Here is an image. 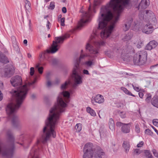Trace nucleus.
Segmentation results:
<instances>
[{
	"label": "nucleus",
	"mask_w": 158,
	"mask_h": 158,
	"mask_svg": "<svg viewBox=\"0 0 158 158\" xmlns=\"http://www.w3.org/2000/svg\"><path fill=\"white\" fill-rule=\"evenodd\" d=\"M130 0H110L107 5L102 6L98 20V29H102L101 37L106 39L110 36L115 24L119 19L125 7L129 4Z\"/></svg>",
	"instance_id": "1"
},
{
	"label": "nucleus",
	"mask_w": 158,
	"mask_h": 158,
	"mask_svg": "<svg viewBox=\"0 0 158 158\" xmlns=\"http://www.w3.org/2000/svg\"><path fill=\"white\" fill-rule=\"evenodd\" d=\"M59 60L58 59L53 58L51 60V62L53 65H56L58 64L59 62Z\"/></svg>",
	"instance_id": "35"
},
{
	"label": "nucleus",
	"mask_w": 158,
	"mask_h": 158,
	"mask_svg": "<svg viewBox=\"0 0 158 158\" xmlns=\"http://www.w3.org/2000/svg\"><path fill=\"white\" fill-rule=\"evenodd\" d=\"M60 23H61V25L62 26H64L65 25L64 24V22H65V18H64L63 17L62 18L60 19Z\"/></svg>",
	"instance_id": "43"
},
{
	"label": "nucleus",
	"mask_w": 158,
	"mask_h": 158,
	"mask_svg": "<svg viewBox=\"0 0 158 158\" xmlns=\"http://www.w3.org/2000/svg\"><path fill=\"white\" fill-rule=\"evenodd\" d=\"M35 148H33L31 151L28 158H37V157L35 156Z\"/></svg>",
	"instance_id": "25"
},
{
	"label": "nucleus",
	"mask_w": 158,
	"mask_h": 158,
	"mask_svg": "<svg viewBox=\"0 0 158 158\" xmlns=\"http://www.w3.org/2000/svg\"><path fill=\"white\" fill-rule=\"evenodd\" d=\"M109 125L110 129L113 131L114 129L115 124L112 118H110L109 121Z\"/></svg>",
	"instance_id": "24"
},
{
	"label": "nucleus",
	"mask_w": 158,
	"mask_h": 158,
	"mask_svg": "<svg viewBox=\"0 0 158 158\" xmlns=\"http://www.w3.org/2000/svg\"><path fill=\"white\" fill-rule=\"evenodd\" d=\"M28 89L26 85L20 86L16 90H12L14 103H10L7 106L6 111L9 119H11L12 123L15 127L18 128L21 126V123L18 117L15 114L25 98Z\"/></svg>",
	"instance_id": "3"
},
{
	"label": "nucleus",
	"mask_w": 158,
	"mask_h": 158,
	"mask_svg": "<svg viewBox=\"0 0 158 158\" xmlns=\"http://www.w3.org/2000/svg\"><path fill=\"white\" fill-rule=\"evenodd\" d=\"M145 156L148 158H152V156L150 151L148 150H145L144 151Z\"/></svg>",
	"instance_id": "31"
},
{
	"label": "nucleus",
	"mask_w": 158,
	"mask_h": 158,
	"mask_svg": "<svg viewBox=\"0 0 158 158\" xmlns=\"http://www.w3.org/2000/svg\"><path fill=\"white\" fill-rule=\"evenodd\" d=\"M131 125V123H129L127 124H124L121 127V131L123 133H129L130 131V128L129 125Z\"/></svg>",
	"instance_id": "15"
},
{
	"label": "nucleus",
	"mask_w": 158,
	"mask_h": 158,
	"mask_svg": "<svg viewBox=\"0 0 158 158\" xmlns=\"http://www.w3.org/2000/svg\"><path fill=\"white\" fill-rule=\"evenodd\" d=\"M22 80L21 76L16 75L13 77L10 82L12 85L14 87L19 86L22 85Z\"/></svg>",
	"instance_id": "11"
},
{
	"label": "nucleus",
	"mask_w": 158,
	"mask_h": 158,
	"mask_svg": "<svg viewBox=\"0 0 158 158\" xmlns=\"http://www.w3.org/2000/svg\"><path fill=\"white\" fill-rule=\"evenodd\" d=\"M91 7L90 6L89 7L88 11V12H84L82 14L81 19L78 22L77 29H80L84 25L89 22L90 20V17L91 15L90 12Z\"/></svg>",
	"instance_id": "9"
},
{
	"label": "nucleus",
	"mask_w": 158,
	"mask_h": 158,
	"mask_svg": "<svg viewBox=\"0 0 158 158\" xmlns=\"http://www.w3.org/2000/svg\"><path fill=\"white\" fill-rule=\"evenodd\" d=\"M105 155V152L103 151L100 148L98 150H96L95 154H94V157L96 158H102Z\"/></svg>",
	"instance_id": "16"
},
{
	"label": "nucleus",
	"mask_w": 158,
	"mask_h": 158,
	"mask_svg": "<svg viewBox=\"0 0 158 158\" xmlns=\"http://www.w3.org/2000/svg\"><path fill=\"white\" fill-rule=\"evenodd\" d=\"M85 50L88 54H81L78 60H77L73 71V77L75 82L73 87L75 88L77 84H80L82 83V77L80 76L78 72L79 69V64L81 60L85 57H89V60L85 62V65L88 67H91L94 65L95 59L99 54V49L94 48L90 44L87 43L86 45Z\"/></svg>",
	"instance_id": "4"
},
{
	"label": "nucleus",
	"mask_w": 158,
	"mask_h": 158,
	"mask_svg": "<svg viewBox=\"0 0 158 158\" xmlns=\"http://www.w3.org/2000/svg\"><path fill=\"white\" fill-rule=\"evenodd\" d=\"M153 48L151 45V44L150 42L147 44L145 48L146 49L149 50H150Z\"/></svg>",
	"instance_id": "38"
},
{
	"label": "nucleus",
	"mask_w": 158,
	"mask_h": 158,
	"mask_svg": "<svg viewBox=\"0 0 158 158\" xmlns=\"http://www.w3.org/2000/svg\"><path fill=\"white\" fill-rule=\"evenodd\" d=\"M100 3V1L99 0H94V6H96Z\"/></svg>",
	"instance_id": "44"
},
{
	"label": "nucleus",
	"mask_w": 158,
	"mask_h": 158,
	"mask_svg": "<svg viewBox=\"0 0 158 158\" xmlns=\"http://www.w3.org/2000/svg\"><path fill=\"white\" fill-rule=\"evenodd\" d=\"M55 7V3L54 2H51L50 3L49 7H48L49 9L53 10Z\"/></svg>",
	"instance_id": "36"
},
{
	"label": "nucleus",
	"mask_w": 158,
	"mask_h": 158,
	"mask_svg": "<svg viewBox=\"0 0 158 158\" xmlns=\"http://www.w3.org/2000/svg\"><path fill=\"white\" fill-rule=\"evenodd\" d=\"M36 79L35 78L33 81L31 82H28V85L29 86L32 85L36 82Z\"/></svg>",
	"instance_id": "50"
},
{
	"label": "nucleus",
	"mask_w": 158,
	"mask_h": 158,
	"mask_svg": "<svg viewBox=\"0 0 158 158\" xmlns=\"http://www.w3.org/2000/svg\"><path fill=\"white\" fill-rule=\"evenodd\" d=\"M132 86L135 90L138 92L139 91V87L135 86L133 84H132Z\"/></svg>",
	"instance_id": "49"
},
{
	"label": "nucleus",
	"mask_w": 158,
	"mask_h": 158,
	"mask_svg": "<svg viewBox=\"0 0 158 158\" xmlns=\"http://www.w3.org/2000/svg\"><path fill=\"white\" fill-rule=\"evenodd\" d=\"M145 17H146L147 20L149 21L152 23V24L155 25L157 23V20L154 14L151 11L147 10L146 12Z\"/></svg>",
	"instance_id": "12"
},
{
	"label": "nucleus",
	"mask_w": 158,
	"mask_h": 158,
	"mask_svg": "<svg viewBox=\"0 0 158 158\" xmlns=\"http://www.w3.org/2000/svg\"><path fill=\"white\" fill-rule=\"evenodd\" d=\"M76 128L78 129V130L79 131L81 130V126L80 124H77L76 126Z\"/></svg>",
	"instance_id": "46"
},
{
	"label": "nucleus",
	"mask_w": 158,
	"mask_h": 158,
	"mask_svg": "<svg viewBox=\"0 0 158 158\" xmlns=\"http://www.w3.org/2000/svg\"><path fill=\"white\" fill-rule=\"evenodd\" d=\"M153 154L155 156L158 157V153H157L156 150L155 149H153L152 151Z\"/></svg>",
	"instance_id": "45"
},
{
	"label": "nucleus",
	"mask_w": 158,
	"mask_h": 158,
	"mask_svg": "<svg viewBox=\"0 0 158 158\" xmlns=\"http://www.w3.org/2000/svg\"><path fill=\"white\" fill-rule=\"evenodd\" d=\"M147 52L144 50L141 51L134 55L133 61L135 65H142L146 63L147 60Z\"/></svg>",
	"instance_id": "7"
},
{
	"label": "nucleus",
	"mask_w": 158,
	"mask_h": 158,
	"mask_svg": "<svg viewBox=\"0 0 158 158\" xmlns=\"http://www.w3.org/2000/svg\"><path fill=\"white\" fill-rule=\"evenodd\" d=\"M70 93L67 91L60 92L57 98V104L54 105L49 111V114L45 120V126L43 129V134L41 137L37 139L36 145L40 148L42 144H44L49 140L50 137H56L55 128L57 125L60 114L64 111L67 103L70 101Z\"/></svg>",
	"instance_id": "2"
},
{
	"label": "nucleus",
	"mask_w": 158,
	"mask_h": 158,
	"mask_svg": "<svg viewBox=\"0 0 158 158\" xmlns=\"http://www.w3.org/2000/svg\"><path fill=\"white\" fill-rule=\"evenodd\" d=\"M132 35V34L131 32L129 33L124 36L123 40L124 41L129 40L131 39Z\"/></svg>",
	"instance_id": "28"
},
{
	"label": "nucleus",
	"mask_w": 158,
	"mask_h": 158,
	"mask_svg": "<svg viewBox=\"0 0 158 158\" xmlns=\"http://www.w3.org/2000/svg\"><path fill=\"white\" fill-rule=\"evenodd\" d=\"M7 144L3 145L0 141V154L6 158H12L15 151V139L12 132L10 130L7 131Z\"/></svg>",
	"instance_id": "5"
},
{
	"label": "nucleus",
	"mask_w": 158,
	"mask_h": 158,
	"mask_svg": "<svg viewBox=\"0 0 158 158\" xmlns=\"http://www.w3.org/2000/svg\"><path fill=\"white\" fill-rule=\"evenodd\" d=\"M149 4L148 0H142L139 5V8L141 7L143 9L147 8Z\"/></svg>",
	"instance_id": "18"
},
{
	"label": "nucleus",
	"mask_w": 158,
	"mask_h": 158,
	"mask_svg": "<svg viewBox=\"0 0 158 158\" xmlns=\"http://www.w3.org/2000/svg\"><path fill=\"white\" fill-rule=\"evenodd\" d=\"M97 36L96 35L94 34L91 36V40L89 43L94 48L99 49V52L100 47L103 46L105 44V42L103 41L99 42L96 41Z\"/></svg>",
	"instance_id": "10"
},
{
	"label": "nucleus",
	"mask_w": 158,
	"mask_h": 158,
	"mask_svg": "<svg viewBox=\"0 0 158 158\" xmlns=\"http://www.w3.org/2000/svg\"><path fill=\"white\" fill-rule=\"evenodd\" d=\"M93 144L88 143L86 144L83 148V158H93L94 154V149Z\"/></svg>",
	"instance_id": "8"
},
{
	"label": "nucleus",
	"mask_w": 158,
	"mask_h": 158,
	"mask_svg": "<svg viewBox=\"0 0 158 158\" xmlns=\"http://www.w3.org/2000/svg\"><path fill=\"white\" fill-rule=\"evenodd\" d=\"M139 97L141 98H142L143 96V93L142 92H139Z\"/></svg>",
	"instance_id": "55"
},
{
	"label": "nucleus",
	"mask_w": 158,
	"mask_h": 158,
	"mask_svg": "<svg viewBox=\"0 0 158 158\" xmlns=\"http://www.w3.org/2000/svg\"><path fill=\"white\" fill-rule=\"evenodd\" d=\"M153 123L154 126L158 127V122L156 121H153Z\"/></svg>",
	"instance_id": "58"
},
{
	"label": "nucleus",
	"mask_w": 158,
	"mask_h": 158,
	"mask_svg": "<svg viewBox=\"0 0 158 158\" xmlns=\"http://www.w3.org/2000/svg\"><path fill=\"white\" fill-rule=\"evenodd\" d=\"M50 73H48L46 75V78L47 79L49 80V79Z\"/></svg>",
	"instance_id": "63"
},
{
	"label": "nucleus",
	"mask_w": 158,
	"mask_h": 158,
	"mask_svg": "<svg viewBox=\"0 0 158 158\" xmlns=\"http://www.w3.org/2000/svg\"><path fill=\"white\" fill-rule=\"evenodd\" d=\"M154 30V27L152 24L148 23L147 24L143 27L142 31L147 34L152 33Z\"/></svg>",
	"instance_id": "13"
},
{
	"label": "nucleus",
	"mask_w": 158,
	"mask_h": 158,
	"mask_svg": "<svg viewBox=\"0 0 158 158\" xmlns=\"http://www.w3.org/2000/svg\"><path fill=\"white\" fill-rule=\"evenodd\" d=\"M23 43L25 45H27V40H23Z\"/></svg>",
	"instance_id": "64"
},
{
	"label": "nucleus",
	"mask_w": 158,
	"mask_h": 158,
	"mask_svg": "<svg viewBox=\"0 0 158 158\" xmlns=\"http://www.w3.org/2000/svg\"><path fill=\"white\" fill-rule=\"evenodd\" d=\"M118 113L119 114L121 117L122 118H124L126 117L125 113L123 111H118Z\"/></svg>",
	"instance_id": "39"
},
{
	"label": "nucleus",
	"mask_w": 158,
	"mask_h": 158,
	"mask_svg": "<svg viewBox=\"0 0 158 158\" xmlns=\"http://www.w3.org/2000/svg\"><path fill=\"white\" fill-rule=\"evenodd\" d=\"M94 101L97 103H101L104 102V100L102 95L98 94L95 97Z\"/></svg>",
	"instance_id": "20"
},
{
	"label": "nucleus",
	"mask_w": 158,
	"mask_h": 158,
	"mask_svg": "<svg viewBox=\"0 0 158 158\" xmlns=\"http://www.w3.org/2000/svg\"><path fill=\"white\" fill-rule=\"evenodd\" d=\"M34 68L33 67H31L30 69V74L31 76H33L34 73Z\"/></svg>",
	"instance_id": "42"
},
{
	"label": "nucleus",
	"mask_w": 158,
	"mask_h": 158,
	"mask_svg": "<svg viewBox=\"0 0 158 158\" xmlns=\"http://www.w3.org/2000/svg\"><path fill=\"white\" fill-rule=\"evenodd\" d=\"M145 132L147 134L149 135H151L153 134L152 132L149 129H146Z\"/></svg>",
	"instance_id": "41"
},
{
	"label": "nucleus",
	"mask_w": 158,
	"mask_h": 158,
	"mask_svg": "<svg viewBox=\"0 0 158 158\" xmlns=\"http://www.w3.org/2000/svg\"><path fill=\"white\" fill-rule=\"evenodd\" d=\"M87 111L89 113L90 115L93 116H95L96 115V114L95 111L93 109H91L90 107H88L87 108Z\"/></svg>",
	"instance_id": "29"
},
{
	"label": "nucleus",
	"mask_w": 158,
	"mask_h": 158,
	"mask_svg": "<svg viewBox=\"0 0 158 158\" xmlns=\"http://www.w3.org/2000/svg\"><path fill=\"white\" fill-rule=\"evenodd\" d=\"M36 95L34 94H32L31 96V98L32 99H34L36 98Z\"/></svg>",
	"instance_id": "60"
},
{
	"label": "nucleus",
	"mask_w": 158,
	"mask_h": 158,
	"mask_svg": "<svg viewBox=\"0 0 158 158\" xmlns=\"http://www.w3.org/2000/svg\"><path fill=\"white\" fill-rule=\"evenodd\" d=\"M11 38L12 41V45L14 49L16 51L18 52L19 49L16 42L15 37L14 36H12Z\"/></svg>",
	"instance_id": "17"
},
{
	"label": "nucleus",
	"mask_w": 158,
	"mask_h": 158,
	"mask_svg": "<svg viewBox=\"0 0 158 158\" xmlns=\"http://www.w3.org/2000/svg\"><path fill=\"white\" fill-rule=\"evenodd\" d=\"M152 99L151 94L149 93L147 94H146V98L145 99L146 102L147 103H150Z\"/></svg>",
	"instance_id": "32"
},
{
	"label": "nucleus",
	"mask_w": 158,
	"mask_h": 158,
	"mask_svg": "<svg viewBox=\"0 0 158 158\" xmlns=\"http://www.w3.org/2000/svg\"><path fill=\"white\" fill-rule=\"evenodd\" d=\"M62 11L64 13H65L67 12L66 8L65 7H64L62 9Z\"/></svg>",
	"instance_id": "52"
},
{
	"label": "nucleus",
	"mask_w": 158,
	"mask_h": 158,
	"mask_svg": "<svg viewBox=\"0 0 158 158\" xmlns=\"http://www.w3.org/2000/svg\"><path fill=\"white\" fill-rule=\"evenodd\" d=\"M4 75L5 77H10L15 73V69L12 67L5 68L4 70Z\"/></svg>",
	"instance_id": "14"
},
{
	"label": "nucleus",
	"mask_w": 158,
	"mask_h": 158,
	"mask_svg": "<svg viewBox=\"0 0 158 158\" xmlns=\"http://www.w3.org/2000/svg\"><path fill=\"white\" fill-rule=\"evenodd\" d=\"M152 104L154 106L158 108V96H154L151 101Z\"/></svg>",
	"instance_id": "19"
},
{
	"label": "nucleus",
	"mask_w": 158,
	"mask_h": 158,
	"mask_svg": "<svg viewBox=\"0 0 158 158\" xmlns=\"http://www.w3.org/2000/svg\"><path fill=\"white\" fill-rule=\"evenodd\" d=\"M121 90H122L126 94H127L129 95H131L134 97L135 96L133 94L130 92L128 91L126 88L122 87L121 88Z\"/></svg>",
	"instance_id": "30"
},
{
	"label": "nucleus",
	"mask_w": 158,
	"mask_h": 158,
	"mask_svg": "<svg viewBox=\"0 0 158 158\" xmlns=\"http://www.w3.org/2000/svg\"><path fill=\"white\" fill-rule=\"evenodd\" d=\"M83 73L85 74H86L87 75H89V73L88 72V71L86 69H84L83 71Z\"/></svg>",
	"instance_id": "51"
},
{
	"label": "nucleus",
	"mask_w": 158,
	"mask_h": 158,
	"mask_svg": "<svg viewBox=\"0 0 158 158\" xmlns=\"http://www.w3.org/2000/svg\"><path fill=\"white\" fill-rule=\"evenodd\" d=\"M70 83L71 82L70 81H66L64 83L61 85L60 86L61 89L63 90L66 89Z\"/></svg>",
	"instance_id": "26"
},
{
	"label": "nucleus",
	"mask_w": 158,
	"mask_h": 158,
	"mask_svg": "<svg viewBox=\"0 0 158 158\" xmlns=\"http://www.w3.org/2000/svg\"><path fill=\"white\" fill-rule=\"evenodd\" d=\"M3 98V94L1 93V90H0V101L2 100Z\"/></svg>",
	"instance_id": "62"
},
{
	"label": "nucleus",
	"mask_w": 158,
	"mask_h": 158,
	"mask_svg": "<svg viewBox=\"0 0 158 158\" xmlns=\"http://www.w3.org/2000/svg\"><path fill=\"white\" fill-rule=\"evenodd\" d=\"M135 131L138 133L140 132V129L138 124H136L135 126Z\"/></svg>",
	"instance_id": "40"
},
{
	"label": "nucleus",
	"mask_w": 158,
	"mask_h": 158,
	"mask_svg": "<svg viewBox=\"0 0 158 158\" xmlns=\"http://www.w3.org/2000/svg\"><path fill=\"white\" fill-rule=\"evenodd\" d=\"M110 149H112L113 151L114 152H116L117 150V148L115 147V144L114 142H112L110 146Z\"/></svg>",
	"instance_id": "33"
},
{
	"label": "nucleus",
	"mask_w": 158,
	"mask_h": 158,
	"mask_svg": "<svg viewBox=\"0 0 158 158\" xmlns=\"http://www.w3.org/2000/svg\"><path fill=\"white\" fill-rule=\"evenodd\" d=\"M143 144V141L140 142L137 145V147L138 148L141 147Z\"/></svg>",
	"instance_id": "48"
},
{
	"label": "nucleus",
	"mask_w": 158,
	"mask_h": 158,
	"mask_svg": "<svg viewBox=\"0 0 158 158\" xmlns=\"http://www.w3.org/2000/svg\"><path fill=\"white\" fill-rule=\"evenodd\" d=\"M69 37L70 35L66 33L61 36L55 37V40L52 42V44L51 45L50 50H48L47 52L54 53L57 52L60 47V44L63 43L64 40L69 38Z\"/></svg>",
	"instance_id": "6"
},
{
	"label": "nucleus",
	"mask_w": 158,
	"mask_h": 158,
	"mask_svg": "<svg viewBox=\"0 0 158 158\" xmlns=\"http://www.w3.org/2000/svg\"><path fill=\"white\" fill-rule=\"evenodd\" d=\"M3 82L0 81V89H2L3 87Z\"/></svg>",
	"instance_id": "59"
},
{
	"label": "nucleus",
	"mask_w": 158,
	"mask_h": 158,
	"mask_svg": "<svg viewBox=\"0 0 158 158\" xmlns=\"http://www.w3.org/2000/svg\"><path fill=\"white\" fill-rule=\"evenodd\" d=\"M52 85V83L50 81H48L47 83V85L48 87H50Z\"/></svg>",
	"instance_id": "54"
},
{
	"label": "nucleus",
	"mask_w": 158,
	"mask_h": 158,
	"mask_svg": "<svg viewBox=\"0 0 158 158\" xmlns=\"http://www.w3.org/2000/svg\"><path fill=\"white\" fill-rule=\"evenodd\" d=\"M150 42L153 48H155L158 45L157 42L154 40L150 41Z\"/></svg>",
	"instance_id": "37"
},
{
	"label": "nucleus",
	"mask_w": 158,
	"mask_h": 158,
	"mask_svg": "<svg viewBox=\"0 0 158 158\" xmlns=\"http://www.w3.org/2000/svg\"><path fill=\"white\" fill-rule=\"evenodd\" d=\"M50 24V22L49 21H47V24L46 25V26L47 27V28L48 30L50 29V27H49V25Z\"/></svg>",
	"instance_id": "57"
},
{
	"label": "nucleus",
	"mask_w": 158,
	"mask_h": 158,
	"mask_svg": "<svg viewBox=\"0 0 158 158\" xmlns=\"http://www.w3.org/2000/svg\"><path fill=\"white\" fill-rule=\"evenodd\" d=\"M124 123H122L120 122H118L116 123V125L118 127H120L121 126H122L123 125V124Z\"/></svg>",
	"instance_id": "47"
},
{
	"label": "nucleus",
	"mask_w": 158,
	"mask_h": 158,
	"mask_svg": "<svg viewBox=\"0 0 158 158\" xmlns=\"http://www.w3.org/2000/svg\"><path fill=\"white\" fill-rule=\"evenodd\" d=\"M36 68L37 69L38 71L40 74H41L42 73L43 69V67H40L39 65L38 64L36 65Z\"/></svg>",
	"instance_id": "34"
},
{
	"label": "nucleus",
	"mask_w": 158,
	"mask_h": 158,
	"mask_svg": "<svg viewBox=\"0 0 158 158\" xmlns=\"http://www.w3.org/2000/svg\"><path fill=\"white\" fill-rule=\"evenodd\" d=\"M132 21V19H131L128 21V22L125 24L124 26L123 27V30L124 31H126L129 29Z\"/></svg>",
	"instance_id": "23"
},
{
	"label": "nucleus",
	"mask_w": 158,
	"mask_h": 158,
	"mask_svg": "<svg viewBox=\"0 0 158 158\" xmlns=\"http://www.w3.org/2000/svg\"><path fill=\"white\" fill-rule=\"evenodd\" d=\"M152 128L154 130L155 132L158 135V131L153 126H152Z\"/></svg>",
	"instance_id": "61"
},
{
	"label": "nucleus",
	"mask_w": 158,
	"mask_h": 158,
	"mask_svg": "<svg viewBox=\"0 0 158 158\" xmlns=\"http://www.w3.org/2000/svg\"><path fill=\"white\" fill-rule=\"evenodd\" d=\"M134 152H135V153L137 154H139L140 153L139 149H135L134 151Z\"/></svg>",
	"instance_id": "53"
},
{
	"label": "nucleus",
	"mask_w": 158,
	"mask_h": 158,
	"mask_svg": "<svg viewBox=\"0 0 158 158\" xmlns=\"http://www.w3.org/2000/svg\"><path fill=\"white\" fill-rule=\"evenodd\" d=\"M99 131L101 138H103L106 136V132L104 127H100Z\"/></svg>",
	"instance_id": "27"
},
{
	"label": "nucleus",
	"mask_w": 158,
	"mask_h": 158,
	"mask_svg": "<svg viewBox=\"0 0 158 158\" xmlns=\"http://www.w3.org/2000/svg\"><path fill=\"white\" fill-rule=\"evenodd\" d=\"M123 146L125 149L126 152H128L129 151L130 147L129 142L127 141H124L123 144Z\"/></svg>",
	"instance_id": "22"
},
{
	"label": "nucleus",
	"mask_w": 158,
	"mask_h": 158,
	"mask_svg": "<svg viewBox=\"0 0 158 158\" xmlns=\"http://www.w3.org/2000/svg\"><path fill=\"white\" fill-rule=\"evenodd\" d=\"M60 80L59 79H56L55 81V84H58L60 82Z\"/></svg>",
	"instance_id": "56"
},
{
	"label": "nucleus",
	"mask_w": 158,
	"mask_h": 158,
	"mask_svg": "<svg viewBox=\"0 0 158 158\" xmlns=\"http://www.w3.org/2000/svg\"><path fill=\"white\" fill-rule=\"evenodd\" d=\"M0 62L6 64L9 62L7 58L2 53H0Z\"/></svg>",
	"instance_id": "21"
}]
</instances>
